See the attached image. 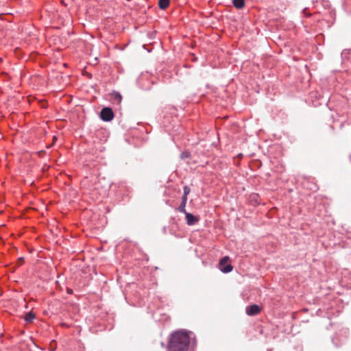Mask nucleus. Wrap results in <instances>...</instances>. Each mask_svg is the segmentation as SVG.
Instances as JSON below:
<instances>
[{
	"mask_svg": "<svg viewBox=\"0 0 351 351\" xmlns=\"http://www.w3.org/2000/svg\"><path fill=\"white\" fill-rule=\"evenodd\" d=\"M189 332L184 330L173 332L167 342V351H195L191 348Z\"/></svg>",
	"mask_w": 351,
	"mask_h": 351,
	"instance_id": "f257e3e1",
	"label": "nucleus"
},
{
	"mask_svg": "<svg viewBox=\"0 0 351 351\" xmlns=\"http://www.w3.org/2000/svg\"><path fill=\"white\" fill-rule=\"evenodd\" d=\"M100 117L104 121H110L114 118V112L110 108H104L100 112Z\"/></svg>",
	"mask_w": 351,
	"mask_h": 351,
	"instance_id": "f03ea898",
	"label": "nucleus"
},
{
	"mask_svg": "<svg viewBox=\"0 0 351 351\" xmlns=\"http://www.w3.org/2000/svg\"><path fill=\"white\" fill-rule=\"evenodd\" d=\"M229 261L228 256H224L219 262L220 269L223 272L228 273L232 270V267L227 264Z\"/></svg>",
	"mask_w": 351,
	"mask_h": 351,
	"instance_id": "7ed1b4c3",
	"label": "nucleus"
},
{
	"mask_svg": "<svg viewBox=\"0 0 351 351\" xmlns=\"http://www.w3.org/2000/svg\"><path fill=\"white\" fill-rule=\"evenodd\" d=\"M245 312L250 316L255 315L261 312V308L257 304H253L247 306L245 308Z\"/></svg>",
	"mask_w": 351,
	"mask_h": 351,
	"instance_id": "20e7f679",
	"label": "nucleus"
},
{
	"mask_svg": "<svg viewBox=\"0 0 351 351\" xmlns=\"http://www.w3.org/2000/svg\"><path fill=\"white\" fill-rule=\"evenodd\" d=\"M169 5V0H158L160 8L165 10Z\"/></svg>",
	"mask_w": 351,
	"mask_h": 351,
	"instance_id": "39448f33",
	"label": "nucleus"
},
{
	"mask_svg": "<svg viewBox=\"0 0 351 351\" xmlns=\"http://www.w3.org/2000/svg\"><path fill=\"white\" fill-rule=\"evenodd\" d=\"M186 219L187 221V223L189 225L194 224V223L195 221V217L192 214H190V213H186Z\"/></svg>",
	"mask_w": 351,
	"mask_h": 351,
	"instance_id": "423d86ee",
	"label": "nucleus"
},
{
	"mask_svg": "<svg viewBox=\"0 0 351 351\" xmlns=\"http://www.w3.org/2000/svg\"><path fill=\"white\" fill-rule=\"evenodd\" d=\"M233 5L235 8L241 9L244 6V0H233Z\"/></svg>",
	"mask_w": 351,
	"mask_h": 351,
	"instance_id": "0eeeda50",
	"label": "nucleus"
},
{
	"mask_svg": "<svg viewBox=\"0 0 351 351\" xmlns=\"http://www.w3.org/2000/svg\"><path fill=\"white\" fill-rule=\"evenodd\" d=\"M35 318V315L32 312H29L25 315V320L27 322H31Z\"/></svg>",
	"mask_w": 351,
	"mask_h": 351,
	"instance_id": "6e6552de",
	"label": "nucleus"
},
{
	"mask_svg": "<svg viewBox=\"0 0 351 351\" xmlns=\"http://www.w3.org/2000/svg\"><path fill=\"white\" fill-rule=\"evenodd\" d=\"M186 200L185 199V197H182V202L180 204L179 207V210L182 213H185V205H186Z\"/></svg>",
	"mask_w": 351,
	"mask_h": 351,
	"instance_id": "1a4fd4ad",
	"label": "nucleus"
},
{
	"mask_svg": "<svg viewBox=\"0 0 351 351\" xmlns=\"http://www.w3.org/2000/svg\"><path fill=\"white\" fill-rule=\"evenodd\" d=\"M190 192V189L188 186H184V195L185 197V199L186 200V196Z\"/></svg>",
	"mask_w": 351,
	"mask_h": 351,
	"instance_id": "9d476101",
	"label": "nucleus"
},
{
	"mask_svg": "<svg viewBox=\"0 0 351 351\" xmlns=\"http://www.w3.org/2000/svg\"><path fill=\"white\" fill-rule=\"evenodd\" d=\"M114 99L117 100V101L119 103L121 101V96L119 93H116L114 94Z\"/></svg>",
	"mask_w": 351,
	"mask_h": 351,
	"instance_id": "9b49d317",
	"label": "nucleus"
},
{
	"mask_svg": "<svg viewBox=\"0 0 351 351\" xmlns=\"http://www.w3.org/2000/svg\"><path fill=\"white\" fill-rule=\"evenodd\" d=\"M18 262L19 265H21L24 262V259L23 258H19L18 259Z\"/></svg>",
	"mask_w": 351,
	"mask_h": 351,
	"instance_id": "f8f14e48",
	"label": "nucleus"
},
{
	"mask_svg": "<svg viewBox=\"0 0 351 351\" xmlns=\"http://www.w3.org/2000/svg\"><path fill=\"white\" fill-rule=\"evenodd\" d=\"M67 293H69V294H71V293H73L72 289H67Z\"/></svg>",
	"mask_w": 351,
	"mask_h": 351,
	"instance_id": "ddd939ff",
	"label": "nucleus"
},
{
	"mask_svg": "<svg viewBox=\"0 0 351 351\" xmlns=\"http://www.w3.org/2000/svg\"><path fill=\"white\" fill-rule=\"evenodd\" d=\"M56 139H57V138L56 136H53V143H54V142L56 141Z\"/></svg>",
	"mask_w": 351,
	"mask_h": 351,
	"instance_id": "4468645a",
	"label": "nucleus"
},
{
	"mask_svg": "<svg viewBox=\"0 0 351 351\" xmlns=\"http://www.w3.org/2000/svg\"><path fill=\"white\" fill-rule=\"evenodd\" d=\"M195 55H194V54H193V55H192V60H195Z\"/></svg>",
	"mask_w": 351,
	"mask_h": 351,
	"instance_id": "2eb2a0df",
	"label": "nucleus"
}]
</instances>
